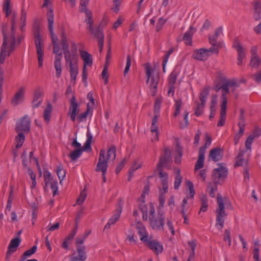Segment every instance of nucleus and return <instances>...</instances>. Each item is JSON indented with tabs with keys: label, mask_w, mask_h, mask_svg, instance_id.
Here are the masks:
<instances>
[{
	"label": "nucleus",
	"mask_w": 261,
	"mask_h": 261,
	"mask_svg": "<svg viewBox=\"0 0 261 261\" xmlns=\"http://www.w3.org/2000/svg\"><path fill=\"white\" fill-rule=\"evenodd\" d=\"M17 18L16 12L12 13L11 31H8L7 25L4 24L2 28L3 36V44L0 55V63H4L6 57L10 56L15 48L16 39L15 37V24Z\"/></svg>",
	"instance_id": "obj_1"
},
{
	"label": "nucleus",
	"mask_w": 261,
	"mask_h": 261,
	"mask_svg": "<svg viewBox=\"0 0 261 261\" xmlns=\"http://www.w3.org/2000/svg\"><path fill=\"white\" fill-rule=\"evenodd\" d=\"M171 151L167 148H165L164 154L160 158V161L157 165L156 169L159 171V176L161 179L163 190L165 193H167L168 189V175L167 172L163 171V167H168V163L171 162Z\"/></svg>",
	"instance_id": "obj_2"
},
{
	"label": "nucleus",
	"mask_w": 261,
	"mask_h": 261,
	"mask_svg": "<svg viewBox=\"0 0 261 261\" xmlns=\"http://www.w3.org/2000/svg\"><path fill=\"white\" fill-rule=\"evenodd\" d=\"M217 201L218 207L216 210V222L215 226L219 229H221L224 226L225 217L227 216L225 211V205L230 209L232 208V206L229 200L227 199H223L220 194L217 196Z\"/></svg>",
	"instance_id": "obj_3"
},
{
	"label": "nucleus",
	"mask_w": 261,
	"mask_h": 261,
	"mask_svg": "<svg viewBox=\"0 0 261 261\" xmlns=\"http://www.w3.org/2000/svg\"><path fill=\"white\" fill-rule=\"evenodd\" d=\"M227 170L226 168L220 166L219 168L214 169L212 172L213 183L209 182L207 185V190L212 198L215 197V192L217 190V185L223 181L227 175Z\"/></svg>",
	"instance_id": "obj_4"
},
{
	"label": "nucleus",
	"mask_w": 261,
	"mask_h": 261,
	"mask_svg": "<svg viewBox=\"0 0 261 261\" xmlns=\"http://www.w3.org/2000/svg\"><path fill=\"white\" fill-rule=\"evenodd\" d=\"M33 33L35 39V44L36 48L37 58L38 60L39 67H41L43 65V51L42 47L43 46V41L41 38L40 27L38 23H35L33 25Z\"/></svg>",
	"instance_id": "obj_5"
},
{
	"label": "nucleus",
	"mask_w": 261,
	"mask_h": 261,
	"mask_svg": "<svg viewBox=\"0 0 261 261\" xmlns=\"http://www.w3.org/2000/svg\"><path fill=\"white\" fill-rule=\"evenodd\" d=\"M165 219V217L163 210H158L156 217H149L151 227L157 231L164 229Z\"/></svg>",
	"instance_id": "obj_6"
},
{
	"label": "nucleus",
	"mask_w": 261,
	"mask_h": 261,
	"mask_svg": "<svg viewBox=\"0 0 261 261\" xmlns=\"http://www.w3.org/2000/svg\"><path fill=\"white\" fill-rule=\"evenodd\" d=\"M209 94V88L206 87L201 92L199 96V100L201 103H199L197 102V107L195 110V115L196 116H199L203 111V109L205 106V103Z\"/></svg>",
	"instance_id": "obj_7"
},
{
	"label": "nucleus",
	"mask_w": 261,
	"mask_h": 261,
	"mask_svg": "<svg viewBox=\"0 0 261 261\" xmlns=\"http://www.w3.org/2000/svg\"><path fill=\"white\" fill-rule=\"evenodd\" d=\"M31 129V120L27 115L18 120L16 123L15 130L16 132H24L29 133Z\"/></svg>",
	"instance_id": "obj_8"
},
{
	"label": "nucleus",
	"mask_w": 261,
	"mask_h": 261,
	"mask_svg": "<svg viewBox=\"0 0 261 261\" xmlns=\"http://www.w3.org/2000/svg\"><path fill=\"white\" fill-rule=\"evenodd\" d=\"M106 152L102 149L99 152L98 161L96 165L95 171L97 172H101V173H107L108 167V161L105 159Z\"/></svg>",
	"instance_id": "obj_9"
},
{
	"label": "nucleus",
	"mask_w": 261,
	"mask_h": 261,
	"mask_svg": "<svg viewBox=\"0 0 261 261\" xmlns=\"http://www.w3.org/2000/svg\"><path fill=\"white\" fill-rule=\"evenodd\" d=\"M70 106L68 115L69 116L71 120L74 122L76 118V116L79 114L80 111V105L76 100L75 96L73 95L71 98L69 100Z\"/></svg>",
	"instance_id": "obj_10"
},
{
	"label": "nucleus",
	"mask_w": 261,
	"mask_h": 261,
	"mask_svg": "<svg viewBox=\"0 0 261 261\" xmlns=\"http://www.w3.org/2000/svg\"><path fill=\"white\" fill-rule=\"evenodd\" d=\"M48 27L53 44L58 43V37L54 33L53 24L54 22V15L53 10L50 9L47 12Z\"/></svg>",
	"instance_id": "obj_11"
},
{
	"label": "nucleus",
	"mask_w": 261,
	"mask_h": 261,
	"mask_svg": "<svg viewBox=\"0 0 261 261\" xmlns=\"http://www.w3.org/2000/svg\"><path fill=\"white\" fill-rule=\"evenodd\" d=\"M65 60L66 63L69 65L71 82H73L74 84H75L76 78L78 74L77 61H72L70 60V57L65 58Z\"/></svg>",
	"instance_id": "obj_12"
},
{
	"label": "nucleus",
	"mask_w": 261,
	"mask_h": 261,
	"mask_svg": "<svg viewBox=\"0 0 261 261\" xmlns=\"http://www.w3.org/2000/svg\"><path fill=\"white\" fill-rule=\"evenodd\" d=\"M232 46L236 48L238 52L237 64L240 66L242 64L243 59L245 57L244 49L237 38H236L233 41Z\"/></svg>",
	"instance_id": "obj_13"
},
{
	"label": "nucleus",
	"mask_w": 261,
	"mask_h": 261,
	"mask_svg": "<svg viewBox=\"0 0 261 261\" xmlns=\"http://www.w3.org/2000/svg\"><path fill=\"white\" fill-rule=\"evenodd\" d=\"M76 251L78 255L75 256H71L70 261H85L87 258L86 247L84 245H76Z\"/></svg>",
	"instance_id": "obj_14"
},
{
	"label": "nucleus",
	"mask_w": 261,
	"mask_h": 261,
	"mask_svg": "<svg viewBox=\"0 0 261 261\" xmlns=\"http://www.w3.org/2000/svg\"><path fill=\"white\" fill-rule=\"evenodd\" d=\"M61 45L62 47L63 53L64 55V58H68L69 57V44L68 43V39L66 34L65 31L63 28L62 29L61 36Z\"/></svg>",
	"instance_id": "obj_15"
},
{
	"label": "nucleus",
	"mask_w": 261,
	"mask_h": 261,
	"mask_svg": "<svg viewBox=\"0 0 261 261\" xmlns=\"http://www.w3.org/2000/svg\"><path fill=\"white\" fill-rule=\"evenodd\" d=\"M92 34L94 35V36L97 39L99 51V53H101L102 51L104 44V34L103 33L102 29L101 28L100 26H98L95 29V31Z\"/></svg>",
	"instance_id": "obj_16"
},
{
	"label": "nucleus",
	"mask_w": 261,
	"mask_h": 261,
	"mask_svg": "<svg viewBox=\"0 0 261 261\" xmlns=\"http://www.w3.org/2000/svg\"><path fill=\"white\" fill-rule=\"evenodd\" d=\"M143 242L156 254H159L162 252L163 246L159 242L154 240L150 241L148 240V238L146 239V241Z\"/></svg>",
	"instance_id": "obj_17"
},
{
	"label": "nucleus",
	"mask_w": 261,
	"mask_h": 261,
	"mask_svg": "<svg viewBox=\"0 0 261 261\" xmlns=\"http://www.w3.org/2000/svg\"><path fill=\"white\" fill-rule=\"evenodd\" d=\"M24 98V88L20 87L14 97L11 99V103L13 106H16L21 103Z\"/></svg>",
	"instance_id": "obj_18"
},
{
	"label": "nucleus",
	"mask_w": 261,
	"mask_h": 261,
	"mask_svg": "<svg viewBox=\"0 0 261 261\" xmlns=\"http://www.w3.org/2000/svg\"><path fill=\"white\" fill-rule=\"evenodd\" d=\"M122 206H120L115 210L114 214L108 220L107 224L106 225L104 228V230L109 229L112 225L115 224L118 221V220L119 219L122 212Z\"/></svg>",
	"instance_id": "obj_19"
},
{
	"label": "nucleus",
	"mask_w": 261,
	"mask_h": 261,
	"mask_svg": "<svg viewBox=\"0 0 261 261\" xmlns=\"http://www.w3.org/2000/svg\"><path fill=\"white\" fill-rule=\"evenodd\" d=\"M196 32V29L194 28L193 25L190 26L189 29L184 35L183 40L187 45H192V39L193 34Z\"/></svg>",
	"instance_id": "obj_20"
},
{
	"label": "nucleus",
	"mask_w": 261,
	"mask_h": 261,
	"mask_svg": "<svg viewBox=\"0 0 261 261\" xmlns=\"http://www.w3.org/2000/svg\"><path fill=\"white\" fill-rule=\"evenodd\" d=\"M193 56L195 59L200 61H204L207 59L209 54L207 53V49L201 48L195 50Z\"/></svg>",
	"instance_id": "obj_21"
},
{
	"label": "nucleus",
	"mask_w": 261,
	"mask_h": 261,
	"mask_svg": "<svg viewBox=\"0 0 261 261\" xmlns=\"http://www.w3.org/2000/svg\"><path fill=\"white\" fill-rule=\"evenodd\" d=\"M80 52L81 57L84 62V67L91 66L93 64L92 56L86 51L80 50Z\"/></svg>",
	"instance_id": "obj_22"
},
{
	"label": "nucleus",
	"mask_w": 261,
	"mask_h": 261,
	"mask_svg": "<svg viewBox=\"0 0 261 261\" xmlns=\"http://www.w3.org/2000/svg\"><path fill=\"white\" fill-rule=\"evenodd\" d=\"M222 95L221 98L222 99L221 106L227 107V94L229 93V90L228 87V84H226L224 82L221 85Z\"/></svg>",
	"instance_id": "obj_23"
},
{
	"label": "nucleus",
	"mask_w": 261,
	"mask_h": 261,
	"mask_svg": "<svg viewBox=\"0 0 261 261\" xmlns=\"http://www.w3.org/2000/svg\"><path fill=\"white\" fill-rule=\"evenodd\" d=\"M222 149L220 148H214L210 150L209 158L216 162L222 158V155L221 154Z\"/></svg>",
	"instance_id": "obj_24"
},
{
	"label": "nucleus",
	"mask_w": 261,
	"mask_h": 261,
	"mask_svg": "<svg viewBox=\"0 0 261 261\" xmlns=\"http://www.w3.org/2000/svg\"><path fill=\"white\" fill-rule=\"evenodd\" d=\"M37 245L33 246L32 248L25 251L21 256L20 259L19 261H24L27 259L28 257L31 256L34 254L37 251ZM27 261H38L36 259H28Z\"/></svg>",
	"instance_id": "obj_25"
},
{
	"label": "nucleus",
	"mask_w": 261,
	"mask_h": 261,
	"mask_svg": "<svg viewBox=\"0 0 261 261\" xmlns=\"http://www.w3.org/2000/svg\"><path fill=\"white\" fill-rule=\"evenodd\" d=\"M204 154V149L200 148L198 153V159L195 166V170H198L203 167Z\"/></svg>",
	"instance_id": "obj_26"
},
{
	"label": "nucleus",
	"mask_w": 261,
	"mask_h": 261,
	"mask_svg": "<svg viewBox=\"0 0 261 261\" xmlns=\"http://www.w3.org/2000/svg\"><path fill=\"white\" fill-rule=\"evenodd\" d=\"M159 81V77L158 76H152L151 77V81L150 84V90L152 96L155 95L157 91V87Z\"/></svg>",
	"instance_id": "obj_27"
},
{
	"label": "nucleus",
	"mask_w": 261,
	"mask_h": 261,
	"mask_svg": "<svg viewBox=\"0 0 261 261\" xmlns=\"http://www.w3.org/2000/svg\"><path fill=\"white\" fill-rule=\"evenodd\" d=\"M222 31V27H219L215 30L214 35L209 37V42L212 46H217V40Z\"/></svg>",
	"instance_id": "obj_28"
},
{
	"label": "nucleus",
	"mask_w": 261,
	"mask_h": 261,
	"mask_svg": "<svg viewBox=\"0 0 261 261\" xmlns=\"http://www.w3.org/2000/svg\"><path fill=\"white\" fill-rule=\"evenodd\" d=\"M227 107L221 106L220 119L217 123L218 127H221L224 125L226 120V110Z\"/></svg>",
	"instance_id": "obj_29"
},
{
	"label": "nucleus",
	"mask_w": 261,
	"mask_h": 261,
	"mask_svg": "<svg viewBox=\"0 0 261 261\" xmlns=\"http://www.w3.org/2000/svg\"><path fill=\"white\" fill-rule=\"evenodd\" d=\"M21 240L19 238H15L12 239L9 245L8 249L13 252H15L17 248L19 246Z\"/></svg>",
	"instance_id": "obj_30"
},
{
	"label": "nucleus",
	"mask_w": 261,
	"mask_h": 261,
	"mask_svg": "<svg viewBox=\"0 0 261 261\" xmlns=\"http://www.w3.org/2000/svg\"><path fill=\"white\" fill-rule=\"evenodd\" d=\"M52 111V106L50 103H48L44 110L43 118L46 123L50 121Z\"/></svg>",
	"instance_id": "obj_31"
},
{
	"label": "nucleus",
	"mask_w": 261,
	"mask_h": 261,
	"mask_svg": "<svg viewBox=\"0 0 261 261\" xmlns=\"http://www.w3.org/2000/svg\"><path fill=\"white\" fill-rule=\"evenodd\" d=\"M25 135L22 132H18V135L15 137L16 141V148L17 149L20 148L25 141Z\"/></svg>",
	"instance_id": "obj_32"
},
{
	"label": "nucleus",
	"mask_w": 261,
	"mask_h": 261,
	"mask_svg": "<svg viewBox=\"0 0 261 261\" xmlns=\"http://www.w3.org/2000/svg\"><path fill=\"white\" fill-rule=\"evenodd\" d=\"M136 228L140 236V240L143 242L146 241V239H148V236L146 234L145 227L140 224L139 225H137Z\"/></svg>",
	"instance_id": "obj_33"
},
{
	"label": "nucleus",
	"mask_w": 261,
	"mask_h": 261,
	"mask_svg": "<svg viewBox=\"0 0 261 261\" xmlns=\"http://www.w3.org/2000/svg\"><path fill=\"white\" fill-rule=\"evenodd\" d=\"M71 51H69V57L70 60L72 61H78V55L77 51L76 48V44L74 42H72L71 45Z\"/></svg>",
	"instance_id": "obj_34"
},
{
	"label": "nucleus",
	"mask_w": 261,
	"mask_h": 261,
	"mask_svg": "<svg viewBox=\"0 0 261 261\" xmlns=\"http://www.w3.org/2000/svg\"><path fill=\"white\" fill-rule=\"evenodd\" d=\"M200 201L201 206L200 208L199 214H200L201 212H205L207 210V197L206 195L202 194L200 196Z\"/></svg>",
	"instance_id": "obj_35"
},
{
	"label": "nucleus",
	"mask_w": 261,
	"mask_h": 261,
	"mask_svg": "<svg viewBox=\"0 0 261 261\" xmlns=\"http://www.w3.org/2000/svg\"><path fill=\"white\" fill-rule=\"evenodd\" d=\"M92 135L89 130H88L87 133V140L85 143L84 144L83 147L82 148V149H83V150L91 149V144L92 141Z\"/></svg>",
	"instance_id": "obj_36"
},
{
	"label": "nucleus",
	"mask_w": 261,
	"mask_h": 261,
	"mask_svg": "<svg viewBox=\"0 0 261 261\" xmlns=\"http://www.w3.org/2000/svg\"><path fill=\"white\" fill-rule=\"evenodd\" d=\"M116 148L115 146H111L108 150L107 156L105 159L109 161L111 159L114 160L116 158Z\"/></svg>",
	"instance_id": "obj_37"
},
{
	"label": "nucleus",
	"mask_w": 261,
	"mask_h": 261,
	"mask_svg": "<svg viewBox=\"0 0 261 261\" xmlns=\"http://www.w3.org/2000/svg\"><path fill=\"white\" fill-rule=\"evenodd\" d=\"M158 121V115H154L152 120V123H151V132L152 133H155V135L156 136L159 135V128L158 126L156 124Z\"/></svg>",
	"instance_id": "obj_38"
},
{
	"label": "nucleus",
	"mask_w": 261,
	"mask_h": 261,
	"mask_svg": "<svg viewBox=\"0 0 261 261\" xmlns=\"http://www.w3.org/2000/svg\"><path fill=\"white\" fill-rule=\"evenodd\" d=\"M261 63V60L259 58L258 56H251L249 66L252 68L257 69Z\"/></svg>",
	"instance_id": "obj_39"
},
{
	"label": "nucleus",
	"mask_w": 261,
	"mask_h": 261,
	"mask_svg": "<svg viewBox=\"0 0 261 261\" xmlns=\"http://www.w3.org/2000/svg\"><path fill=\"white\" fill-rule=\"evenodd\" d=\"M83 151V149H76L75 150L71 152L69 155V156L72 161H75L76 159H77L79 158L81 156Z\"/></svg>",
	"instance_id": "obj_40"
},
{
	"label": "nucleus",
	"mask_w": 261,
	"mask_h": 261,
	"mask_svg": "<svg viewBox=\"0 0 261 261\" xmlns=\"http://www.w3.org/2000/svg\"><path fill=\"white\" fill-rule=\"evenodd\" d=\"M43 91L41 87H37L34 92L33 99V100L37 101L40 99H42Z\"/></svg>",
	"instance_id": "obj_41"
},
{
	"label": "nucleus",
	"mask_w": 261,
	"mask_h": 261,
	"mask_svg": "<svg viewBox=\"0 0 261 261\" xmlns=\"http://www.w3.org/2000/svg\"><path fill=\"white\" fill-rule=\"evenodd\" d=\"M90 112V107L89 104L87 106L86 111L79 115L77 117V120L79 122H81L85 121Z\"/></svg>",
	"instance_id": "obj_42"
},
{
	"label": "nucleus",
	"mask_w": 261,
	"mask_h": 261,
	"mask_svg": "<svg viewBox=\"0 0 261 261\" xmlns=\"http://www.w3.org/2000/svg\"><path fill=\"white\" fill-rule=\"evenodd\" d=\"M57 173L60 180V182L61 184L62 181L66 175V171L62 166H59L57 169Z\"/></svg>",
	"instance_id": "obj_43"
},
{
	"label": "nucleus",
	"mask_w": 261,
	"mask_h": 261,
	"mask_svg": "<svg viewBox=\"0 0 261 261\" xmlns=\"http://www.w3.org/2000/svg\"><path fill=\"white\" fill-rule=\"evenodd\" d=\"M182 177L180 174V170H178L176 174L174 182V189L175 190H177L179 188L180 184L182 182Z\"/></svg>",
	"instance_id": "obj_44"
},
{
	"label": "nucleus",
	"mask_w": 261,
	"mask_h": 261,
	"mask_svg": "<svg viewBox=\"0 0 261 261\" xmlns=\"http://www.w3.org/2000/svg\"><path fill=\"white\" fill-rule=\"evenodd\" d=\"M177 73L175 71H172L169 75L168 78V86H175L174 84L176 82Z\"/></svg>",
	"instance_id": "obj_45"
},
{
	"label": "nucleus",
	"mask_w": 261,
	"mask_h": 261,
	"mask_svg": "<svg viewBox=\"0 0 261 261\" xmlns=\"http://www.w3.org/2000/svg\"><path fill=\"white\" fill-rule=\"evenodd\" d=\"M188 243L191 248V251L190 253L191 257H195V249L197 246L196 241L195 240H193L192 241H189Z\"/></svg>",
	"instance_id": "obj_46"
},
{
	"label": "nucleus",
	"mask_w": 261,
	"mask_h": 261,
	"mask_svg": "<svg viewBox=\"0 0 261 261\" xmlns=\"http://www.w3.org/2000/svg\"><path fill=\"white\" fill-rule=\"evenodd\" d=\"M188 115L189 112L188 111H185L184 113V122H180V128L184 129L188 126L189 124Z\"/></svg>",
	"instance_id": "obj_47"
},
{
	"label": "nucleus",
	"mask_w": 261,
	"mask_h": 261,
	"mask_svg": "<svg viewBox=\"0 0 261 261\" xmlns=\"http://www.w3.org/2000/svg\"><path fill=\"white\" fill-rule=\"evenodd\" d=\"M164 192L162 191L161 190H160V195L159 198V205L158 209L159 210H161V208L164 206V204L165 202V196L164 194L165 193L164 190H163Z\"/></svg>",
	"instance_id": "obj_48"
},
{
	"label": "nucleus",
	"mask_w": 261,
	"mask_h": 261,
	"mask_svg": "<svg viewBox=\"0 0 261 261\" xmlns=\"http://www.w3.org/2000/svg\"><path fill=\"white\" fill-rule=\"evenodd\" d=\"M175 112L173 114V117H176L178 116V115L180 113V108H181V105H182V101L181 99H179V100H176L175 101Z\"/></svg>",
	"instance_id": "obj_49"
},
{
	"label": "nucleus",
	"mask_w": 261,
	"mask_h": 261,
	"mask_svg": "<svg viewBox=\"0 0 261 261\" xmlns=\"http://www.w3.org/2000/svg\"><path fill=\"white\" fill-rule=\"evenodd\" d=\"M187 185L189 189V195H187V198H193L194 194H195V191L194 190V186L193 183L190 181L188 180L187 181Z\"/></svg>",
	"instance_id": "obj_50"
},
{
	"label": "nucleus",
	"mask_w": 261,
	"mask_h": 261,
	"mask_svg": "<svg viewBox=\"0 0 261 261\" xmlns=\"http://www.w3.org/2000/svg\"><path fill=\"white\" fill-rule=\"evenodd\" d=\"M77 227L78 226L76 223L71 232L66 237L65 239L70 242L73 240L77 232Z\"/></svg>",
	"instance_id": "obj_51"
},
{
	"label": "nucleus",
	"mask_w": 261,
	"mask_h": 261,
	"mask_svg": "<svg viewBox=\"0 0 261 261\" xmlns=\"http://www.w3.org/2000/svg\"><path fill=\"white\" fill-rule=\"evenodd\" d=\"M253 6V11L261 12V2L258 0L251 3Z\"/></svg>",
	"instance_id": "obj_52"
},
{
	"label": "nucleus",
	"mask_w": 261,
	"mask_h": 261,
	"mask_svg": "<svg viewBox=\"0 0 261 261\" xmlns=\"http://www.w3.org/2000/svg\"><path fill=\"white\" fill-rule=\"evenodd\" d=\"M250 77L257 83H261V69L254 74H251Z\"/></svg>",
	"instance_id": "obj_53"
},
{
	"label": "nucleus",
	"mask_w": 261,
	"mask_h": 261,
	"mask_svg": "<svg viewBox=\"0 0 261 261\" xmlns=\"http://www.w3.org/2000/svg\"><path fill=\"white\" fill-rule=\"evenodd\" d=\"M55 67L56 70V76L60 77L62 73V67L61 62H55Z\"/></svg>",
	"instance_id": "obj_54"
},
{
	"label": "nucleus",
	"mask_w": 261,
	"mask_h": 261,
	"mask_svg": "<svg viewBox=\"0 0 261 261\" xmlns=\"http://www.w3.org/2000/svg\"><path fill=\"white\" fill-rule=\"evenodd\" d=\"M261 135V129L258 127L256 126L255 127L254 129L250 134L249 137H252L253 139H254L256 137H258Z\"/></svg>",
	"instance_id": "obj_55"
},
{
	"label": "nucleus",
	"mask_w": 261,
	"mask_h": 261,
	"mask_svg": "<svg viewBox=\"0 0 261 261\" xmlns=\"http://www.w3.org/2000/svg\"><path fill=\"white\" fill-rule=\"evenodd\" d=\"M212 142V139L208 135L205 136V142L204 146H201L200 148L204 149V153L205 152L206 148L209 146Z\"/></svg>",
	"instance_id": "obj_56"
},
{
	"label": "nucleus",
	"mask_w": 261,
	"mask_h": 261,
	"mask_svg": "<svg viewBox=\"0 0 261 261\" xmlns=\"http://www.w3.org/2000/svg\"><path fill=\"white\" fill-rule=\"evenodd\" d=\"M145 71L146 75L147 78V83H148L150 79L151 73V66L149 63L145 64Z\"/></svg>",
	"instance_id": "obj_57"
},
{
	"label": "nucleus",
	"mask_w": 261,
	"mask_h": 261,
	"mask_svg": "<svg viewBox=\"0 0 261 261\" xmlns=\"http://www.w3.org/2000/svg\"><path fill=\"white\" fill-rule=\"evenodd\" d=\"M86 197V193L84 191L82 192L79 197L76 200V203L80 205L82 204L83 202L85 201Z\"/></svg>",
	"instance_id": "obj_58"
},
{
	"label": "nucleus",
	"mask_w": 261,
	"mask_h": 261,
	"mask_svg": "<svg viewBox=\"0 0 261 261\" xmlns=\"http://www.w3.org/2000/svg\"><path fill=\"white\" fill-rule=\"evenodd\" d=\"M141 203L139 204V207L142 213L147 212V206L145 203L144 199H140Z\"/></svg>",
	"instance_id": "obj_59"
},
{
	"label": "nucleus",
	"mask_w": 261,
	"mask_h": 261,
	"mask_svg": "<svg viewBox=\"0 0 261 261\" xmlns=\"http://www.w3.org/2000/svg\"><path fill=\"white\" fill-rule=\"evenodd\" d=\"M224 241H228V245H231V238H230V231L228 229H226L224 232Z\"/></svg>",
	"instance_id": "obj_60"
},
{
	"label": "nucleus",
	"mask_w": 261,
	"mask_h": 261,
	"mask_svg": "<svg viewBox=\"0 0 261 261\" xmlns=\"http://www.w3.org/2000/svg\"><path fill=\"white\" fill-rule=\"evenodd\" d=\"M130 65H131V58L129 55H127L126 64L125 68V69L124 71V75H125L126 74L128 73V72L129 70V68H130Z\"/></svg>",
	"instance_id": "obj_61"
},
{
	"label": "nucleus",
	"mask_w": 261,
	"mask_h": 261,
	"mask_svg": "<svg viewBox=\"0 0 261 261\" xmlns=\"http://www.w3.org/2000/svg\"><path fill=\"white\" fill-rule=\"evenodd\" d=\"M224 83L226 84H228V87L230 88L232 87H238L239 86V85L233 80H226L224 81Z\"/></svg>",
	"instance_id": "obj_62"
},
{
	"label": "nucleus",
	"mask_w": 261,
	"mask_h": 261,
	"mask_svg": "<svg viewBox=\"0 0 261 261\" xmlns=\"http://www.w3.org/2000/svg\"><path fill=\"white\" fill-rule=\"evenodd\" d=\"M166 21L162 18H161L158 21L156 26V31L159 32L163 28V26L165 23Z\"/></svg>",
	"instance_id": "obj_63"
},
{
	"label": "nucleus",
	"mask_w": 261,
	"mask_h": 261,
	"mask_svg": "<svg viewBox=\"0 0 261 261\" xmlns=\"http://www.w3.org/2000/svg\"><path fill=\"white\" fill-rule=\"evenodd\" d=\"M113 3L114 6L112 8V10H113L114 12L117 13L119 10L120 0H114Z\"/></svg>",
	"instance_id": "obj_64"
}]
</instances>
